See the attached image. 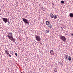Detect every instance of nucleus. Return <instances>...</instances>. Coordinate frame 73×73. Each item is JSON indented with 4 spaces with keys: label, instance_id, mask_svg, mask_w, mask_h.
<instances>
[{
    "label": "nucleus",
    "instance_id": "nucleus-1",
    "mask_svg": "<svg viewBox=\"0 0 73 73\" xmlns=\"http://www.w3.org/2000/svg\"><path fill=\"white\" fill-rule=\"evenodd\" d=\"M7 37L9 39L11 40V41H15V38H13L12 36H13L12 33L8 32L7 33Z\"/></svg>",
    "mask_w": 73,
    "mask_h": 73
},
{
    "label": "nucleus",
    "instance_id": "nucleus-2",
    "mask_svg": "<svg viewBox=\"0 0 73 73\" xmlns=\"http://www.w3.org/2000/svg\"><path fill=\"white\" fill-rule=\"evenodd\" d=\"M46 24L47 25H48L49 28H52V25L50 24V23L49 22V21H47L46 22Z\"/></svg>",
    "mask_w": 73,
    "mask_h": 73
},
{
    "label": "nucleus",
    "instance_id": "nucleus-3",
    "mask_svg": "<svg viewBox=\"0 0 73 73\" xmlns=\"http://www.w3.org/2000/svg\"><path fill=\"white\" fill-rule=\"evenodd\" d=\"M60 39L63 41H65V40H66V38L65 36H60Z\"/></svg>",
    "mask_w": 73,
    "mask_h": 73
},
{
    "label": "nucleus",
    "instance_id": "nucleus-4",
    "mask_svg": "<svg viewBox=\"0 0 73 73\" xmlns=\"http://www.w3.org/2000/svg\"><path fill=\"white\" fill-rule=\"evenodd\" d=\"M22 20L25 24H28V21L27 19L23 18H22Z\"/></svg>",
    "mask_w": 73,
    "mask_h": 73
},
{
    "label": "nucleus",
    "instance_id": "nucleus-5",
    "mask_svg": "<svg viewBox=\"0 0 73 73\" xmlns=\"http://www.w3.org/2000/svg\"><path fill=\"white\" fill-rule=\"evenodd\" d=\"M36 40L38 41H40V37L39 36H36L35 37Z\"/></svg>",
    "mask_w": 73,
    "mask_h": 73
},
{
    "label": "nucleus",
    "instance_id": "nucleus-6",
    "mask_svg": "<svg viewBox=\"0 0 73 73\" xmlns=\"http://www.w3.org/2000/svg\"><path fill=\"white\" fill-rule=\"evenodd\" d=\"M2 20L3 21L5 22V23H6L7 22V18H3Z\"/></svg>",
    "mask_w": 73,
    "mask_h": 73
},
{
    "label": "nucleus",
    "instance_id": "nucleus-7",
    "mask_svg": "<svg viewBox=\"0 0 73 73\" xmlns=\"http://www.w3.org/2000/svg\"><path fill=\"white\" fill-rule=\"evenodd\" d=\"M50 53L51 55H54V52H53V50H52L50 51Z\"/></svg>",
    "mask_w": 73,
    "mask_h": 73
},
{
    "label": "nucleus",
    "instance_id": "nucleus-8",
    "mask_svg": "<svg viewBox=\"0 0 73 73\" xmlns=\"http://www.w3.org/2000/svg\"><path fill=\"white\" fill-rule=\"evenodd\" d=\"M50 17L51 18H54V15H53V14L52 13H51L50 14Z\"/></svg>",
    "mask_w": 73,
    "mask_h": 73
},
{
    "label": "nucleus",
    "instance_id": "nucleus-9",
    "mask_svg": "<svg viewBox=\"0 0 73 73\" xmlns=\"http://www.w3.org/2000/svg\"><path fill=\"white\" fill-rule=\"evenodd\" d=\"M69 16L71 17H73V13H70V14Z\"/></svg>",
    "mask_w": 73,
    "mask_h": 73
},
{
    "label": "nucleus",
    "instance_id": "nucleus-10",
    "mask_svg": "<svg viewBox=\"0 0 73 73\" xmlns=\"http://www.w3.org/2000/svg\"><path fill=\"white\" fill-rule=\"evenodd\" d=\"M5 52L7 54V55H8V50H5Z\"/></svg>",
    "mask_w": 73,
    "mask_h": 73
},
{
    "label": "nucleus",
    "instance_id": "nucleus-11",
    "mask_svg": "<svg viewBox=\"0 0 73 73\" xmlns=\"http://www.w3.org/2000/svg\"><path fill=\"white\" fill-rule=\"evenodd\" d=\"M68 55H66L65 56V59H68Z\"/></svg>",
    "mask_w": 73,
    "mask_h": 73
},
{
    "label": "nucleus",
    "instance_id": "nucleus-12",
    "mask_svg": "<svg viewBox=\"0 0 73 73\" xmlns=\"http://www.w3.org/2000/svg\"><path fill=\"white\" fill-rule=\"evenodd\" d=\"M68 60L70 61H71V57L70 56H69L68 57Z\"/></svg>",
    "mask_w": 73,
    "mask_h": 73
},
{
    "label": "nucleus",
    "instance_id": "nucleus-13",
    "mask_svg": "<svg viewBox=\"0 0 73 73\" xmlns=\"http://www.w3.org/2000/svg\"><path fill=\"white\" fill-rule=\"evenodd\" d=\"M10 54H12V55H13V51H10Z\"/></svg>",
    "mask_w": 73,
    "mask_h": 73
},
{
    "label": "nucleus",
    "instance_id": "nucleus-14",
    "mask_svg": "<svg viewBox=\"0 0 73 73\" xmlns=\"http://www.w3.org/2000/svg\"><path fill=\"white\" fill-rule=\"evenodd\" d=\"M54 71L55 72H57V69L56 68H55L54 69Z\"/></svg>",
    "mask_w": 73,
    "mask_h": 73
},
{
    "label": "nucleus",
    "instance_id": "nucleus-15",
    "mask_svg": "<svg viewBox=\"0 0 73 73\" xmlns=\"http://www.w3.org/2000/svg\"><path fill=\"white\" fill-rule=\"evenodd\" d=\"M57 18V17L56 15H55L54 16V19H56Z\"/></svg>",
    "mask_w": 73,
    "mask_h": 73
},
{
    "label": "nucleus",
    "instance_id": "nucleus-16",
    "mask_svg": "<svg viewBox=\"0 0 73 73\" xmlns=\"http://www.w3.org/2000/svg\"><path fill=\"white\" fill-rule=\"evenodd\" d=\"M46 32L47 33H48L49 32V31L47 30H46Z\"/></svg>",
    "mask_w": 73,
    "mask_h": 73
},
{
    "label": "nucleus",
    "instance_id": "nucleus-17",
    "mask_svg": "<svg viewBox=\"0 0 73 73\" xmlns=\"http://www.w3.org/2000/svg\"><path fill=\"white\" fill-rule=\"evenodd\" d=\"M61 3L62 4H64V1H61Z\"/></svg>",
    "mask_w": 73,
    "mask_h": 73
},
{
    "label": "nucleus",
    "instance_id": "nucleus-18",
    "mask_svg": "<svg viewBox=\"0 0 73 73\" xmlns=\"http://www.w3.org/2000/svg\"><path fill=\"white\" fill-rule=\"evenodd\" d=\"M8 55H9V57H11V55H10V54H9V53H8Z\"/></svg>",
    "mask_w": 73,
    "mask_h": 73
},
{
    "label": "nucleus",
    "instance_id": "nucleus-19",
    "mask_svg": "<svg viewBox=\"0 0 73 73\" xmlns=\"http://www.w3.org/2000/svg\"><path fill=\"white\" fill-rule=\"evenodd\" d=\"M10 24V22L9 21H8V25H9Z\"/></svg>",
    "mask_w": 73,
    "mask_h": 73
},
{
    "label": "nucleus",
    "instance_id": "nucleus-20",
    "mask_svg": "<svg viewBox=\"0 0 73 73\" xmlns=\"http://www.w3.org/2000/svg\"><path fill=\"white\" fill-rule=\"evenodd\" d=\"M15 56H17V53H15Z\"/></svg>",
    "mask_w": 73,
    "mask_h": 73
},
{
    "label": "nucleus",
    "instance_id": "nucleus-21",
    "mask_svg": "<svg viewBox=\"0 0 73 73\" xmlns=\"http://www.w3.org/2000/svg\"><path fill=\"white\" fill-rule=\"evenodd\" d=\"M60 65H61L62 66H63V64H62V63H60Z\"/></svg>",
    "mask_w": 73,
    "mask_h": 73
},
{
    "label": "nucleus",
    "instance_id": "nucleus-22",
    "mask_svg": "<svg viewBox=\"0 0 73 73\" xmlns=\"http://www.w3.org/2000/svg\"><path fill=\"white\" fill-rule=\"evenodd\" d=\"M71 35H72V37H73V33H72Z\"/></svg>",
    "mask_w": 73,
    "mask_h": 73
},
{
    "label": "nucleus",
    "instance_id": "nucleus-23",
    "mask_svg": "<svg viewBox=\"0 0 73 73\" xmlns=\"http://www.w3.org/2000/svg\"><path fill=\"white\" fill-rule=\"evenodd\" d=\"M44 10V8L43 7H42V10Z\"/></svg>",
    "mask_w": 73,
    "mask_h": 73
},
{
    "label": "nucleus",
    "instance_id": "nucleus-24",
    "mask_svg": "<svg viewBox=\"0 0 73 73\" xmlns=\"http://www.w3.org/2000/svg\"><path fill=\"white\" fill-rule=\"evenodd\" d=\"M16 4L17 5V4H18V2H16Z\"/></svg>",
    "mask_w": 73,
    "mask_h": 73
},
{
    "label": "nucleus",
    "instance_id": "nucleus-25",
    "mask_svg": "<svg viewBox=\"0 0 73 73\" xmlns=\"http://www.w3.org/2000/svg\"><path fill=\"white\" fill-rule=\"evenodd\" d=\"M0 12H1V9L0 8Z\"/></svg>",
    "mask_w": 73,
    "mask_h": 73
},
{
    "label": "nucleus",
    "instance_id": "nucleus-26",
    "mask_svg": "<svg viewBox=\"0 0 73 73\" xmlns=\"http://www.w3.org/2000/svg\"><path fill=\"white\" fill-rule=\"evenodd\" d=\"M62 30H63V28H62Z\"/></svg>",
    "mask_w": 73,
    "mask_h": 73
},
{
    "label": "nucleus",
    "instance_id": "nucleus-27",
    "mask_svg": "<svg viewBox=\"0 0 73 73\" xmlns=\"http://www.w3.org/2000/svg\"><path fill=\"white\" fill-rule=\"evenodd\" d=\"M21 73H24V72H21Z\"/></svg>",
    "mask_w": 73,
    "mask_h": 73
}]
</instances>
